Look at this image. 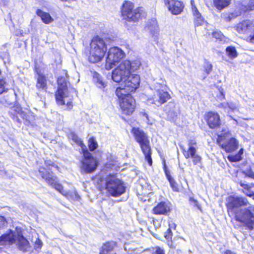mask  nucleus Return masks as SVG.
Segmentation results:
<instances>
[{"instance_id": "obj_1", "label": "nucleus", "mask_w": 254, "mask_h": 254, "mask_svg": "<svg viewBox=\"0 0 254 254\" xmlns=\"http://www.w3.org/2000/svg\"><path fill=\"white\" fill-rule=\"evenodd\" d=\"M106 51L107 44L105 40L98 36L94 37L89 47L88 55L89 62L96 63L101 61Z\"/></svg>"}, {"instance_id": "obj_2", "label": "nucleus", "mask_w": 254, "mask_h": 254, "mask_svg": "<svg viewBox=\"0 0 254 254\" xmlns=\"http://www.w3.org/2000/svg\"><path fill=\"white\" fill-rule=\"evenodd\" d=\"M67 71L63 70L61 75L58 78V88L55 96L59 105H64L66 104L68 108L70 109L72 107V98L67 95Z\"/></svg>"}, {"instance_id": "obj_3", "label": "nucleus", "mask_w": 254, "mask_h": 254, "mask_svg": "<svg viewBox=\"0 0 254 254\" xmlns=\"http://www.w3.org/2000/svg\"><path fill=\"white\" fill-rule=\"evenodd\" d=\"M150 88L154 90L153 95L148 99V103L159 107L166 103L171 96L167 91V87L163 81L156 82L151 85Z\"/></svg>"}, {"instance_id": "obj_4", "label": "nucleus", "mask_w": 254, "mask_h": 254, "mask_svg": "<svg viewBox=\"0 0 254 254\" xmlns=\"http://www.w3.org/2000/svg\"><path fill=\"white\" fill-rule=\"evenodd\" d=\"M131 132L135 141L139 144L141 150L145 156V158L149 166L152 164L151 147L148 135L138 127H132Z\"/></svg>"}, {"instance_id": "obj_5", "label": "nucleus", "mask_w": 254, "mask_h": 254, "mask_svg": "<svg viewBox=\"0 0 254 254\" xmlns=\"http://www.w3.org/2000/svg\"><path fill=\"white\" fill-rule=\"evenodd\" d=\"M140 84V77L135 74H130L122 82L121 86L117 87L116 94L118 97H121L124 95H130L131 92H134L138 88Z\"/></svg>"}, {"instance_id": "obj_6", "label": "nucleus", "mask_w": 254, "mask_h": 254, "mask_svg": "<svg viewBox=\"0 0 254 254\" xmlns=\"http://www.w3.org/2000/svg\"><path fill=\"white\" fill-rule=\"evenodd\" d=\"M45 164L47 169L44 167H40L39 168L38 172L42 179H44L52 187L59 191L64 195H66V192L63 190V186L57 183V178L52 173L47 170H50V167H54V163L51 160L45 161Z\"/></svg>"}, {"instance_id": "obj_7", "label": "nucleus", "mask_w": 254, "mask_h": 254, "mask_svg": "<svg viewBox=\"0 0 254 254\" xmlns=\"http://www.w3.org/2000/svg\"><path fill=\"white\" fill-rule=\"evenodd\" d=\"M236 220L243 223L250 230L254 228V205L241 209L234 214Z\"/></svg>"}, {"instance_id": "obj_8", "label": "nucleus", "mask_w": 254, "mask_h": 254, "mask_svg": "<svg viewBox=\"0 0 254 254\" xmlns=\"http://www.w3.org/2000/svg\"><path fill=\"white\" fill-rule=\"evenodd\" d=\"M141 7H137L134 9V5L132 2L126 1L122 5L121 13L123 19L129 21L135 22L141 17Z\"/></svg>"}, {"instance_id": "obj_9", "label": "nucleus", "mask_w": 254, "mask_h": 254, "mask_svg": "<svg viewBox=\"0 0 254 254\" xmlns=\"http://www.w3.org/2000/svg\"><path fill=\"white\" fill-rule=\"evenodd\" d=\"M106 189L113 196H119L126 191L123 182L114 176L108 177L106 181Z\"/></svg>"}, {"instance_id": "obj_10", "label": "nucleus", "mask_w": 254, "mask_h": 254, "mask_svg": "<svg viewBox=\"0 0 254 254\" xmlns=\"http://www.w3.org/2000/svg\"><path fill=\"white\" fill-rule=\"evenodd\" d=\"M227 207L229 212L236 214L242 207L250 205L248 199L242 196H230L227 199Z\"/></svg>"}, {"instance_id": "obj_11", "label": "nucleus", "mask_w": 254, "mask_h": 254, "mask_svg": "<svg viewBox=\"0 0 254 254\" xmlns=\"http://www.w3.org/2000/svg\"><path fill=\"white\" fill-rule=\"evenodd\" d=\"M4 239L10 243H16L21 251L26 252L29 248V242L23 237L21 232H15L10 230V232L3 236Z\"/></svg>"}, {"instance_id": "obj_12", "label": "nucleus", "mask_w": 254, "mask_h": 254, "mask_svg": "<svg viewBox=\"0 0 254 254\" xmlns=\"http://www.w3.org/2000/svg\"><path fill=\"white\" fill-rule=\"evenodd\" d=\"M83 158L80 161L81 171L85 173H91L94 172L97 166L98 161L93 157L87 150L82 152Z\"/></svg>"}, {"instance_id": "obj_13", "label": "nucleus", "mask_w": 254, "mask_h": 254, "mask_svg": "<svg viewBox=\"0 0 254 254\" xmlns=\"http://www.w3.org/2000/svg\"><path fill=\"white\" fill-rule=\"evenodd\" d=\"M124 56V53L121 49L116 47L110 48L106 60L105 68L110 70L113 68Z\"/></svg>"}, {"instance_id": "obj_14", "label": "nucleus", "mask_w": 254, "mask_h": 254, "mask_svg": "<svg viewBox=\"0 0 254 254\" xmlns=\"http://www.w3.org/2000/svg\"><path fill=\"white\" fill-rule=\"evenodd\" d=\"M129 63L127 61H123L117 68L113 70L112 73V79L116 82L119 83L125 80L127 77L130 74L129 70L127 69V66H128Z\"/></svg>"}, {"instance_id": "obj_15", "label": "nucleus", "mask_w": 254, "mask_h": 254, "mask_svg": "<svg viewBox=\"0 0 254 254\" xmlns=\"http://www.w3.org/2000/svg\"><path fill=\"white\" fill-rule=\"evenodd\" d=\"M119 99L120 107L123 113L126 115H130L133 113L135 109V100L130 95L118 97Z\"/></svg>"}, {"instance_id": "obj_16", "label": "nucleus", "mask_w": 254, "mask_h": 254, "mask_svg": "<svg viewBox=\"0 0 254 254\" xmlns=\"http://www.w3.org/2000/svg\"><path fill=\"white\" fill-rule=\"evenodd\" d=\"M219 145L227 152H231L238 148L239 142L234 137L223 141L219 138L217 140Z\"/></svg>"}, {"instance_id": "obj_17", "label": "nucleus", "mask_w": 254, "mask_h": 254, "mask_svg": "<svg viewBox=\"0 0 254 254\" xmlns=\"http://www.w3.org/2000/svg\"><path fill=\"white\" fill-rule=\"evenodd\" d=\"M9 114L12 115L13 119H14V117L16 116V120L20 123L19 119L18 118V115L25 120L24 124L27 126H29L31 124L32 118L29 115H27L25 112L21 110V108L19 107H14L11 109L9 111Z\"/></svg>"}, {"instance_id": "obj_18", "label": "nucleus", "mask_w": 254, "mask_h": 254, "mask_svg": "<svg viewBox=\"0 0 254 254\" xmlns=\"http://www.w3.org/2000/svg\"><path fill=\"white\" fill-rule=\"evenodd\" d=\"M236 28L239 33L248 34L254 30V22L249 20H244L238 23Z\"/></svg>"}, {"instance_id": "obj_19", "label": "nucleus", "mask_w": 254, "mask_h": 254, "mask_svg": "<svg viewBox=\"0 0 254 254\" xmlns=\"http://www.w3.org/2000/svg\"><path fill=\"white\" fill-rule=\"evenodd\" d=\"M145 30L148 32L154 40L156 39L159 33V27L156 20L153 18L148 20L145 27Z\"/></svg>"}, {"instance_id": "obj_20", "label": "nucleus", "mask_w": 254, "mask_h": 254, "mask_svg": "<svg viewBox=\"0 0 254 254\" xmlns=\"http://www.w3.org/2000/svg\"><path fill=\"white\" fill-rule=\"evenodd\" d=\"M205 120L210 128L217 127L220 125V117L217 113L212 112H208L206 115Z\"/></svg>"}, {"instance_id": "obj_21", "label": "nucleus", "mask_w": 254, "mask_h": 254, "mask_svg": "<svg viewBox=\"0 0 254 254\" xmlns=\"http://www.w3.org/2000/svg\"><path fill=\"white\" fill-rule=\"evenodd\" d=\"M165 3L169 10L174 15L180 14L184 7L183 2L180 0L166 2Z\"/></svg>"}, {"instance_id": "obj_22", "label": "nucleus", "mask_w": 254, "mask_h": 254, "mask_svg": "<svg viewBox=\"0 0 254 254\" xmlns=\"http://www.w3.org/2000/svg\"><path fill=\"white\" fill-rule=\"evenodd\" d=\"M170 210V204L169 202H161L153 208L152 212L156 215H166Z\"/></svg>"}, {"instance_id": "obj_23", "label": "nucleus", "mask_w": 254, "mask_h": 254, "mask_svg": "<svg viewBox=\"0 0 254 254\" xmlns=\"http://www.w3.org/2000/svg\"><path fill=\"white\" fill-rule=\"evenodd\" d=\"M192 11L194 16V23L195 26L204 25L206 22L204 21L201 14L199 12L194 5L193 0H191Z\"/></svg>"}, {"instance_id": "obj_24", "label": "nucleus", "mask_w": 254, "mask_h": 254, "mask_svg": "<svg viewBox=\"0 0 254 254\" xmlns=\"http://www.w3.org/2000/svg\"><path fill=\"white\" fill-rule=\"evenodd\" d=\"M115 243L113 242L104 244L101 248L99 254H117L114 250Z\"/></svg>"}, {"instance_id": "obj_25", "label": "nucleus", "mask_w": 254, "mask_h": 254, "mask_svg": "<svg viewBox=\"0 0 254 254\" xmlns=\"http://www.w3.org/2000/svg\"><path fill=\"white\" fill-rule=\"evenodd\" d=\"M36 86L38 90L46 91L47 88L46 77L43 74L38 73Z\"/></svg>"}, {"instance_id": "obj_26", "label": "nucleus", "mask_w": 254, "mask_h": 254, "mask_svg": "<svg viewBox=\"0 0 254 254\" xmlns=\"http://www.w3.org/2000/svg\"><path fill=\"white\" fill-rule=\"evenodd\" d=\"M36 13L38 16L41 17L42 21L45 24H49L54 21V19L48 12H44L41 9H37Z\"/></svg>"}, {"instance_id": "obj_27", "label": "nucleus", "mask_w": 254, "mask_h": 254, "mask_svg": "<svg viewBox=\"0 0 254 254\" xmlns=\"http://www.w3.org/2000/svg\"><path fill=\"white\" fill-rule=\"evenodd\" d=\"M93 80L97 86L99 88L103 89L106 86V83L103 80L102 76L96 72L93 73Z\"/></svg>"}, {"instance_id": "obj_28", "label": "nucleus", "mask_w": 254, "mask_h": 254, "mask_svg": "<svg viewBox=\"0 0 254 254\" xmlns=\"http://www.w3.org/2000/svg\"><path fill=\"white\" fill-rule=\"evenodd\" d=\"M196 151H193L192 153H184V155L186 159H188L189 158H191L192 160V162L194 165H197L201 163V157L196 154Z\"/></svg>"}, {"instance_id": "obj_29", "label": "nucleus", "mask_w": 254, "mask_h": 254, "mask_svg": "<svg viewBox=\"0 0 254 254\" xmlns=\"http://www.w3.org/2000/svg\"><path fill=\"white\" fill-rule=\"evenodd\" d=\"M129 63L128 66H127V69L129 70V73L131 74L132 71L137 70L141 65L140 61L138 59H136L131 62L128 60H125Z\"/></svg>"}, {"instance_id": "obj_30", "label": "nucleus", "mask_w": 254, "mask_h": 254, "mask_svg": "<svg viewBox=\"0 0 254 254\" xmlns=\"http://www.w3.org/2000/svg\"><path fill=\"white\" fill-rule=\"evenodd\" d=\"M231 0H213V1L215 6L218 9L222 10L230 4Z\"/></svg>"}, {"instance_id": "obj_31", "label": "nucleus", "mask_w": 254, "mask_h": 254, "mask_svg": "<svg viewBox=\"0 0 254 254\" xmlns=\"http://www.w3.org/2000/svg\"><path fill=\"white\" fill-rule=\"evenodd\" d=\"M244 152L243 148H241L239 151L238 153L235 155H229L228 156V159L232 162H238L242 160L243 155Z\"/></svg>"}, {"instance_id": "obj_32", "label": "nucleus", "mask_w": 254, "mask_h": 254, "mask_svg": "<svg viewBox=\"0 0 254 254\" xmlns=\"http://www.w3.org/2000/svg\"><path fill=\"white\" fill-rule=\"evenodd\" d=\"M175 106L173 103H169L167 108L166 111H167V113L168 116L170 117L171 118L173 119L174 117H177V112L175 110Z\"/></svg>"}, {"instance_id": "obj_33", "label": "nucleus", "mask_w": 254, "mask_h": 254, "mask_svg": "<svg viewBox=\"0 0 254 254\" xmlns=\"http://www.w3.org/2000/svg\"><path fill=\"white\" fill-rule=\"evenodd\" d=\"M226 54L231 59L236 58L238 56L237 51L234 47L229 46L226 49Z\"/></svg>"}, {"instance_id": "obj_34", "label": "nucleus", "mask_w": 254, "mask_h": 254, "mask_svg": "<svg viewBox=\"0 0 254 254\" xmlns=\"http://www.w3.org/2000/svg\"><path fill=\"white\" fill-rule=\"evenodd\" d=\"M71 136L72 140L80 146L81 152L86 150H87L86 145L83 144L82 141L81 140L80 138L78 137L77 135L75 134H72Z\"/></svg>"}, {"instance_id": "obj_35", "label": "nucleus", "mask_w": 254, "mask_h": 254, "mask_svg": "<svg viewBox=\"0 0 254 254\" xmlns=\"http://www.w3.org/2000/svg\"><path fill=\"white\" fill-rule=\"evenodd\" d=\"M196 145V142L193 140H189L188 141V149L186 150L185 149H183V154L184 153H192L193 151H196V148L195 146Z\"/></svg>"}, {"instance_id": "obj_36", "label": "nucleus", "mask_w": 254, "mask_h": 254, "mask_svg": "<svg viewBox=\"0 0 254 254\" xmlns=\"http://www.w3.org/2000/svg\"><path fill=\"white\" fill-rule=\"evenodd\" d=\"M88 146L91 151H94L97 148V143L93 137H91L89 139Z\"/></svg>"}, {"instance_id": "obj_37", "label": "nucleus", "mask_w": 254, "mask_h": 254, "mask_svg": "<svg viewBox=\"0 0 254 254\" xmlns=\"http://www.w3.org/2000/svg\"><path fill=\"white\" fill-rule=\"evenodd\" d=\"M170 183V186L173 191L176 192L179 191V188L178 187V185L176 182L174 180L173 178L168 181Z\"/></svg>"}, {"instance_id": "obj_38", "label": "nucleus", "mask_w": 254, "mask_h": 254, "mask_svg": "<svg viewBox=\"0 0 254 254\" xmlns=\"http://www.w3.org/2000/svg\"><path fill=\"white\" fill-rule=\"evenodd\" d=\"M8 88L7 84L3 79H0V94L6 92Z\"/></svg>"}, {"instance_id": "obj_39", "label": "nucleus", "mask_w": 254, "mask_h": 254, "mask_svg": "<svg viewBox=\"0 0 254 254\" xmlns=\"http://www.w3.org/2000/svg\"><path fill=\"white\" fill-rule=\"evenodd\" d=\"M189 200L190 203L192 205L198 208V209L201 210L200 205L199 204L198 201L196 199H194L192 197H190Z\"/></svg>"}, {"instance_id": "obj_40", "label": "nucleus", "mask_w": 254, "mask_h": 254, "mask_svg": "<svg viewBox=\"0 0 254 254\" xmlns=\"http://www.w3.org/2000/svg\"><path fill=\"white\" fill-rule=\"evenodd\" d=\"M236 16L237 15H235L234 13L226 14H224L223 18L225 21H230L232 19Z\"/></svg>"}, {"instance_id": "obj_41", "label": "nucleus", "mask_w": 254, "mask_h": 254, "mask_svg": "<svg viewBox=\"0 0 254 254\" xmlns=\"http://www.w3.org/2000/svg\"><path fill=\"white\" fill-rule=\"evenodd\" d=\"M212 35L216 39H221L223 36L222 33L219 31H215L212 33Z\"/></svg>"}, {"instance_id": "obj_42", "label": "nucleus", "mask_w": 254, "mask_h": 254, "mask_svg": "<svg viewBox=\"0 0 254 254\" xmlns=\"http://www.w3.org/2000/svg\"><path fill=\"white\" fill-rule=\"evenodd\" d=\"M164 237L167 240H170L172 239V233L170 228L168 229L166 232L165 233Z\"/></svg>"}, {"instance_id": "obj_43", "label": "nucleus", "mask_w": 254, "mask_h": 254, "mask_svg": "<svg viewBox=\"0 0 254 254\" xmlns=\"http://www.w3.org/2000/svg\"><path fill=\"white\" fill-rule=\"evenodd\" d=\"M212 66L209 63H206L205 64V72L208 74L212 70Z\"/></svg>"}, {"instance_id": "obj_44", "label": "nucleus", "mask_w": 254, "mask_h": 254, "mask_svg": "<svg viewBox=\"0 0 254 254\" xmlns=\"http://www.w3.org/2000/svg\"><path fill=\"white\" fill-rule=\"evenodd\" d=\"M244 173L246 175V176L254 179V172L252 171L248 170L247 171H245Z\"/></svg>"}, {"instance_id": "obj_45", "label": "nucleus", "mask_w": 254, "mask_h": 254, "mask_svg": "<svg viewBox=\"0 0 254 254\" xmlns=\"http://www.w3.org/2000/svg\"><path fill=\"white\" fill-rule=\"evenodd\" d=\"M155 252L156 254H165L164 250L159 247L155 248Z\"/></svg>"}, {"instance_id": "obj_46", "label": "nucleus", "mask_w": 254, "mask_h": 254, "mask_svg": "<svg viewBox=\"0 0 254 254\" xmlns=\"http://www.w3.org/2000/svg\"><path fill=\"white\" fill-rule=\"evenodd\" d=\"M226 105L233 111H234L237 109L236 105L232 103H227Z\"/></svg>"}, {"instance_id": "obj_47", "label": "nucleus", "mask_w": 254, "mask_h": 254, "mask_svg": "<svg viewBox=\"0 0 254 254\" xmlns=\"http://www.w3.org/2000/svg\"><path fill=\"white\" fill-rule=\"evenodd\" d=\"M244 193L248 196L252 197L254 200V192H251L250 191L247 190L246 192H244Z\"/></svg>"}, {"instance_id": "obj_48", "label": "nucleus", "mask_w": 254, "mask_h": 254, "mask_svg": "<svg viewBox=\"0 0 254 254\" xmlns=\"http://www.w3.org/2000/svg\"><path fill=\"white\" fill-rule=\"evenodd\" d=\"M42 245V242L41 241H40L39 239H38L36 240L35 242V247L36 248H41Z\"/></svg>"}, {"instance_id": "obj_49", "label": "nucleus", "mask_w": 254, "mask_h": 254, "mask_svg": "<svg viewBox=\"0 0 254 254\" xmlns=\"http://www.w3.org/2000/svg\"><path fill=\"white\" fill-rule=\"evenodd\" d=\"M165 172V175L168 179V181H169L170 180L172 179L173 178L171 177V175H170V171L167 170V171L164 172Z\"/></svg>"}, {"instance_id": "obj_50", "label": "nucleus", "mask_w": 254, "mask_h": 254, "mask_svg": "<svg viewBox=\"0 0 254 254\" xmlns=\"http://www.w3.org/2000/svg\"><path fill=\"white\" fill-rule=\"evenodd\" d=\"M6 172L4 170L3 167L1 163H0V175H3L5 174Z\"/></svg>"}, {"instance_id": "obj_51", "label": "nucleus", "mask_w": 254, "mask_h": 254, "mask_svg": "<svg viewBox=\"0 0 254 254\" xmlns=\"http://www.w3.org/2000/svg\"><path fill=\"white\" fill-rule=\"evenodd\" d=\"M218 99L220 101H222L223 99H224V94L221 91H220V95L218 97Z\"/></svg>"}, {"instance_id": "obj_52", "label": "nucleus", "mask_w": 254, "mask_h": 254, "mask_svg": "<svg viewBox=\"0 0 254 254\" xmlns=\"http://www.w3.org/2000/svg\"><path fill=\"white\" fill-rule=\"evenodd\" d=\"M251 9H254V0H252L249 3Z\"/></svg>"}, {"instance_id": "obj_53", "label": "nucleus", "mask_w": 254, "mask_h": 254, "mask_svg": "<svg viewBox=\"0 0 254 254\" xmlns=\"http://www.w3.org/2000/svg\"><path fill=\"white\" fill-rule=\"evenodd\" d=\"M222 254H236L230 250H227L225 252H224Z\"/></svg>"}, {"instance_id": "obj_54", "label": "nucleus", "mask_w": 254, "mask_h": 254, "mask_svg": "<svg viewBox=\"0 0 254 254\" xmlns=\"http://www.w3.org/2000/svg\"><path fill=\"white\" fill-rule=\"evenodd\" d=\"M163 170L164 172L167 171L168 170L167 166L166 164L165 160L163 161Z\"/></svg>"}, {"instance_id": "obj_55", "label": "nucleus", "mask_w": 254, "mask_h": 254, "mask_svg": "<svg viewBox=\"0 0 254 254\" xmlns=\"http://www.w3.org/2000/svg\"><path fill=\"white\" fill-rule=\"evenodd\" d=\"M240 185L243 187L245 189L248 188L249 185L248 184H245L244 183H241Z\"/></svg>"}, {"instance_id": "obj_56", "label": "nucleus", "mask_w": 254, "mask_h": 254, "mask_svg": "<svg viewBox=\"0 0 254 254\" xmlns=\"http://www.w3.org/2000/svg\"><path fill=\"white\" fill-rule=\"evenodd\" d=\"M250 41L251 43L254 44V34L251 37Z\"/></svg>"}, {"instance_id": "obj_57", "label": "nucleus", "mask_w": 254, "mask_h": 254, "mask_svg": "<svg viewBox=\"0 0 254 254\" xmlns=\"http://www.w3.org/2000/svg\"><path fill=\"white\" fill-rule=\"evenodd\" d=\"M250 41L251 43L254 44V34L251 37Z\"/></svg>"}, {"instance_id": "obj_58", "label": "nucleus", "mask_w": 254, "mask_h": 254, "mask_svg": "<svg viewBox=\"0 0 254 254\" xmlns=\"http://www.w3.org/2000/svg\"><path fill=\"white\" fill-rule=\"evenodd\" d=\"M61 1H67V2H73L74 1H75V0H61Z\"/></svg>"}, {"instance_id": "obj_59", "label": "nucleus", "mask_w": 254, "mask_h": 254, "mask_svg": "<svg viewBox=\"0 0 254 254\" xmlns=\"http://www.w3.org/2000/svg\"><path fill=\"white\" fill-rule=\"evenodd\" d=\"M0 219L2 221V220H4V221H5L4 220V219L3 217L2 216H0Z\"/></svg>"}]
</instances>
